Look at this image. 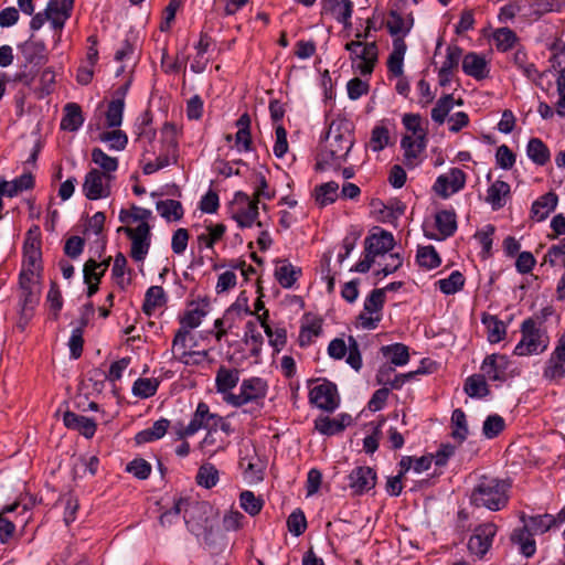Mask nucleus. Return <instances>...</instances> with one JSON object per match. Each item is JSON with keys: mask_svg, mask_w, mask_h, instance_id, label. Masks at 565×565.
Segmentation results:
<instances>
[{"mask_svg": "<svg viewBox=\"0 0 565 565\" xmlns=\"http://www.w3.org/2000/svg\"><path fill=\"white\" fill-rule=\"evenodd\" d=\"M385 302V290L374 289L365 298L363 309L366 312L375 313L383 317V307Z\"/></svg>", "mask_w": 565, "mask_h": 565, "instance_id": "nucleus-63", "label": "nucleus"}, {"mask_svg": "<svg viewBox=\"0 0 565 565\" xmlns=\"http://www.w3.org/2000/svg\"><path fill=\"white\" fill-rule=\"evenodd\" d=\"M339 185L337 182L330 181L321 184L316 189V202L323 207L333 203L338 198Z\"/></svg>", "mask_w": 565, "mask_h": 565, "instance_id": "nucleus-56", "label": "nucleus"}, {"mask_svg": "<svg viewBox=\"0 0 565 565\" xmlns=\"http://www.w3.org/2000/svg\"><path fill=\"white\" fill-rule=\"evenodd\" d=\"M497 526L493 523H484L475 529L468 541V550L471 554L482 557L491 547Z\"/></svg>", "mask_w": 565, "mask_h": 565, "instance_id": "nucleus-16", "label": "nucleus"}, {"mask_svg": "<svg viewBox=\"0 0 565 565\" xmlns=\"http://www.w3.org/2000/svg\"><path fill=\"white\" fill-rule=\"evenodd\" d=\"M160 216L167 222H178L183 217L184 210L181 202L172 199L160 200L156 203Z\"/></svg>", "mask_w": 565, "mask_h": 565, "instance_id": "nucleus-39", "label": "nucleus"}, {"mask_svg": "<svg viewBox=\"0 0 565 565\" xmlns=\"http://www.w3.org/2000/svg\"><path fill=\"white\" fill-rule=\"evenodd\" d=\"M529 158L539 166H544L550 160V150L539 138H532L526 148Z\"/></svg>", "mask_w": 565, "mask_h": 565, "instance_id": "nucleus-49", "label": "nucleus"}, {"mask_svg": "<svg viewBox=\"0 0 565 565\" xmlns=\"http://www.w3.org/2000/svg\"><path fill=\"white\" fill-rule=\"evenodd\" d=\"M395 241L392 233L379 230L370 234L364 242L365 252L374 257L386 254L394 247Z\"/></svg>", "mask_w": 565, "mask_h": 565, "instance_id": "nucleus-20", "label": "nucleus"}, {"mask_svg": "<svg viewBox=\"0 0 565 565\" xmlns=\"http://www.w3.org/2000/svg\"><path fill=\"white\" fill-rule=\"evenodd\" d=\"M40 278L41 274L34 270H21L19 285L21 290V302L23 309L33 308L40 298Z\"/></svg>", "mask_w": 565, "mask_h": 565, "instance_id": "nucleus-13", "label": "nucleus"}, {"mask_svg": "<svg viewBox=\"0 0 565 565\" xmlns=\"http://www.w3.org/2000/svg\"><path fill=\"white\" fill-rule=\"evenodd\" d=\"M268 311H265L262 315H257V320L259 321L262 328L264 329L266 335L269 339V343L279 351L285 344L287 340V333L285 329H275L273 330L267 323Z\"/></svg>", "mask_w": 565, "mask_h": 565, "instance_id": "nucleus-44", "label": "nucleus"}, {"mask_svg": "<svg viewBox=\"0 0 565 565\" xmlns=\"http://www.w3.org/2000/svg\"><path fill=\"white\" fill-rule=\"evenodd\" d=\"M195 508L193 504H191L188 500L185 499H179L172 509L163 512L160 516V523L161 525L166 526V525H171L173 524L179 515L184 512V519L186 520V515H188V512L190 509H193Z\"/></svg>", "mask_w": 565, "mask_h": 565, "instance_id": "nucleus-52", "label": "nucleus"}, {"mask_svg": "<svg viewBox=\"0 0 565 565\" xmlns=\"http://www.w3.org/2000/svg\"><path fill=\"white\" fill-rule=\"evenodd\" d=\"M207 313L209 303L205 300L191 302L184 315L180 318V328L190 332L202 323Z\"/></svg>", "mask_w": 565, "mask_h": 565, "instance_id": "nucleus-24", "label": "nucleus"}, {"mask_svg": "<svg viewBox=\"0 0 565 565\" xmlns=\"http://www.w3.org/2000/svg\"><path fill=\"white\" fill-rule=\"evenodd\" d=\"M92 161L103 173H108V175H114V172L118 169L117 158L108 156L100 148L92 150Z\"/></svg>", "mask_w": 565, "mask_h": 565, "instance_id": "nucleus-51", "label": "nucleus"}, {"mask_svg": "<svg viewBox=\"0 0 565 565\" xmlns=\"http://www.w3.org/2000/svg\"><path fill=\"white\" fill-rule=\"evenodd\" d=\"M456 102L451 94H446L440 97L434 108L431 109V119L438 125H443L448 116V114L452 110Z\"/></svg>", "mask_w": 565, "mask_h": 565, "instance_id": "nucleus-50", "label": "nucleus"}, {"mask_svg": "<svg viewBox=\"0 0 565 565\" xmlns=\"http://www.w3.org/2000/svg\"><path fill=\"white\" fill-rule=\"evenodd\" d=\"M322 331L321 321L317 318H313L307 323H303L301 326L300 332H299V344L301 347H307L311 344L316 338L320 335Z\"/></svg>", "mask_w": 565, "mask_h": 565, "instance_id": "nucleus-54", "label": "nucleus"}, {"mask_svg": "<svg viewBox=\"0 0 565 565\" xmlns=\"http://www.w3.org/2000/svg\"><path fill=\"white\" fill-rule=\"evenodd\" d=\"M451 426V436L462 443L469 434L466 414L462 409L457 408L452 412Z\"/></svg>", "mask_w": 565, "mask_h": 565, "instance_id": "nucleus-59", "label": "nucleus"}, {"mask_svg": "<svg viewBox=\"0 0 565 565\" xmlns=\"http://www.w3.org/2000/svg\"><path fill=\"white\" fill-rule=\"evenodd\" d=\"M465 184L466 173L459 168H452L436 179L433 189L443 199H448L451 194L462 190Z\"/></svg>", "mask_w": 565, "mask_h": 565, "instance_id": "nucleus-14", "label": "nucleus"}, {"mask_svg": "<svg viewBox=\"0 0 565 565\" xmlns=\"http://www.w3.org/2000/svg\"><path fill=\"white\" fill-rule=\"evenodd\" d=\"M557 195L550 192L533 202L531 216L537 222L544 221L556 207Z\"/></svg>", "mask_w": 565, "mask_h": 565, "instance_id": "nucleus-34", "label": "nucleus"}, {"mask_svg": "<svg viewBox=\"0 0 565 565\" xmlns=\"http://www.w3.org/2000/svg\"><path fill=\"white\" fill-rule=\"evenodd\" d=\"M63 422L67 428L77 430L86 438H92L96 433V423L93 419L73 412H66Z\"/></svg>", "mask_w": 565, "mask_h": 565, "instance_id": "nucleus-28", "label": "nucleus"}, {"mask_svg": "<svg viewBox=\"0 0 565 565\" xmlns=\"http://www.w3.org/2000/svg\"><path fill=\"white\" fill-rule=\"evenodd\" d=\"M136 126L138 141L142 145L145 174H152L178 160V135L179 129L172 122H166L161 128L160 140L154 141L156 130L151 127L152 118L149 113H143Z\"/></svg>", "mask_w": 565, "mask_h": 565, "instance_id": "nucleus-1", "label": "nucleus"}, {"mask_svg": "<svg viewBox=\"0 0 565 565\" xmlns=\"http://www.w3.org/2000/svg\"><path fill=\"white\" fill-rule=\"evenodd\" d=\"M125 102L117 98L108 104L106 111V125L108 128H119L122 124Z\"/></svg>", "mask_w": 565, "mask_h": 565, "instance_id": "nucleus-55", "label": "nucleus"}, {"mask_svg": "<svg viewBox=\"0 0 565 565\" xmlns=\"http://www.w3.org/2000/svg\"><path fill=\"white\" fill-rule=\"evenodd\" d=\"M508 484L497 478L482 477L475 487L470 500L478 508L499 511L508 503Z\"/></svg>", "mask_w": 565, "mask_h": 565, "instance_id": "nucleus-3", "label": "nucleus"}, {"mask_svg": "<svg viewBox=\"0 0 565 565\" xmlns=\"http://www.w3.org/2000/svg\"><path fill=\"white\" fill-rule=\"evenodd\" d=\"M507 367L508 360L504 355L491 354L483 360L481 371L488 380L501 381L505 376Z\"/></svg>", "mask_w": 565, "mask_h": 565, "instance_id": "nucleus-27", "label": "nucleus"}, {"mask_svg": "<svg viewBox=\"0 0 565 565\" xmlns=\"http://www.w3.org/2000/svg\"><path fill=\"white\" fill-rule=\"evenodd\" d=\"M98 139L102 142L108 143L109 148L116 151L124 150L128 143L127 135L122 130L117 128H115L111 131L100 132Z\"/></svg>", "mask_w": 565, "mask_h": 565, "instance_id": "nucleus-58", "label": "nucleus"}, {"mask_svg": "<svg viewBox=\"0 0 565 565\" xmlns=\"http://www.w3.org/2000/svg\"><path fill=\"white\" fill-rule=\"evenodd\" d=\"M84 122L81 107L75 103H68L64 107V116L61 120V128L67 131H76Z\"/></svg>", "mask_w": 565, "mask_h": 565, "instance_id": "nucleus-37", "label": "nucleus"}, {"mask_svg": "<svg viewBox=\"0 0 565 565\" xmlns=\"http://www.w3.org/2000/svg\"><path fill=\"white\" fill-rule=\"evenodd\" d=\"M241 371L236 367L220 365L215 374V390L226 403L228 395H235L233 390L239 382Z\"/></svg>", "mask_w": 565, "mask_h": 565, "instance_id": "nucleus-19", "label": "nucleus"}, {"mask_svg": "<svg viewBox=\"0 0 565 565\" xmlns=\"http://www.w3.org/2000/svg\"><path fill=\"white\" fill-rule=\"evenodd\" d=\"M268 392L267 382L258 376L244 379L241 382L239 391L235 395H228L226 404L233 407H242L247 404H260Z\"/></svg>", "mask_w": 565, "mask_h": 565, "instance_id": "nucleus-5", "label": "nucleus"}, {"mask_svg": "<svg viewBox=\"0 0 565 565\" xmlns=\"http://www.w3.org/2000/svg\"><path fill=\"white\" fill-rule=\"evenodd\" d=\"M228 446V440L222 437L215 428L206 431L204 438L200 441L199 448L209 458H212L220 451H224Z\"/></svg>", "mask_w": 565, "mask_h": 565, "instance_id": "nucleus-32", "label": "nucleus"}, {"mask_svg": "<svg viewBox=\"0 0 565 565\" xmlns=\"http://www.w3.org/2000/svg\"><path fill=\"white\" fill-rule=\"evenodd\" d=\"M217 419V414L212 413L210 406L200 402L194 411L189 424L186 426H180L175 434L179 439H183L185 437L193 436L199 430L204 429L206 431L215 428V420Z\"/></svg>", "mask_w": 565, "mask_h": 565, "instance_id": "nucleus-7", "label": "nucleus"}, {"mask_svg": "<svg viewBox=\"0 0 565 565\" xmlns=\"http://www.w3.org/2000/svg\"><path fill=\"white\" fill-rule=\"evenodd\" d=\"M241 508L252 516L257 515L263 508V500L252 491H243L239 495Z\"/></svg>", "mask_w": 565, "mask_h": 565, "instance_id": "nucleus-64", "label": "nucleus"}, {"mask_svg": "<svg viewBox=\"0 0 565 565\" xmlns=\"http://www.w3.org/2000/svg\"><path fill=\"white\" fill-rule=\"evenodd\" d=\"M167 302V295L162 287L151 286L145 295L142 310L147 316H151L157 309L163 307Z\"/></svg>", "mask_w": 565, "mask_h": 565, "instance_id": "nucleus-40", "label": "nucleus"}, {"mask_svg": "<svg viewBox=\"0 0 565 565\" xmlns=\"http://www.w3.org/2000/svg\"><path fill=\"white\" fill-rule=\"evenodd\" d=\"M33 175L31 173H23L11 182L0 181V192L6 193L9 198H13L20 192L33 188Z\"/></svg>", "mask_w": 565, "mask_h": 565, "instance_id": "nucleus-38", "label": "nucleus"}, {"mask_svg": "<svg viewBox=\"0 0 565 565\" xmlns=\"http://www.w3.org/2000/svg\"><path fill=\"white\" fill-rule=\"evenodd\" d=\"M435 224L438 235L429 236L433 239L441 241L450 237L457 230V215L454 210H441L435 214Z\"/></svg>", "mask_w": 565, "mask_h": 565, "instance_id": "nucleus-25", "label": "nucleus"}, {"mask_svg": "<svg viewBox=\"0 0 565 565\" xmlns=\"http://www.w3.org/2000/svg\"><path fill=\"white\" fill-rule=\"evenodd\" d=\"M543 375L547 380L565 376V332L557 340L556 347L546 362Z\"/></svg>", "mask_w": 565, "mask_h": 565, "instance_id": "nucleus-18", "label": "nucleus"}, {"mask_svg": "<svg viewBox=\"0 0 565 565\" xmlns=\"http://www.w3.org/2000/svg\"><path fill=\"white\" fill-rule=\"evenodd\" d=\"M533 535L526 526L514 530L511 535L512 542L519 546L520 553L525 557H531L535 554L536 544Z\"/></svg>", "mask_w": 565, "mask_h": 565, "instance_id": "nucleus-35", "label": "nucleus"}, {"mask_svg": "<svg viewBox=\"0 0 565 565\" xmlns=\"http://www.w3.org/2000/svg\"><path fill=\"white\" fill-rule=\"evenodd\" d=\"M309 399L318 408L332 412L339 405L337 386L331 382L318 384L310 390Z\"/></svg>", "mask_w": 565, "mask_h": 565, "instance_id": "nucleus-15", "label": "nucleus"}, {"mask_svg": "<svg viewBox=\"0 0 565 565\" xmlns=\"http://www.w3.org/2000/svg\"><path fill=\"white\" fill-rule=\"evenodd\" d=\"M533 534H543L553 526H556V519L552 514H543L531 516L529 523L525 524Z\"/></svg>", "mask_w": 565, "mask_h": 565, "instance_id": "nucleus-60", "label": "nucleus"}, {"mask_svg": "<svg viewBox=\"0 0 565 565\" xmlns=\"http://www.w3.org/2000/svg\"><path fill=\"white\" fill-rule=\"evenodd\" d=\"M237 132L235 134L234 147L237 152H248L252 150L250 117L247 113L243 114L236 120Z\"/></svg>", "mask_w": 565, "mask_h": 565, "instance_id": "nucleus-30", "label": "nucleus"}, {"mask_svg": "<svg viewBox=\"0 0 565 565\" xmlns=\"http://www.w3.org/2000/svg\"><path fill=\"white\" fill-rule=\"evenodd\" d=\"M482 323L487 329V337L490 343H498L504 339L507 334V326L495 316L483 315Z\"/></svg>", "mask_w": 565, "mask_h": 565, "instance_id": "nucleus-43", "label": "nucleus"}, {"mask_svg": "<svg viewBox=\"0 0 565 565\" xmlns=\"http://www.w3.org/2000/svg\"><path fill=\"white\" fill-rule=\"evenodd\" d=\"M465 277L459 270H454L447 278L436 281L439 290L445 295H454L460 291L465 286Z\"/></svg>", "mask_w": 565, "mask_h": 565, "instance_id": "nucleus-47", "label": "nucleus"}, {"mask_svg": "<svg viewBox=\"0 0 565 565\" xmlns=\"http://www.w3.org/2000/svg\"><path fill=\"white\" fill-rule=\"evenodd\" d=\"M20 50L29 64L43 65L47 62V50L44 42L35 39L33 34L20 46Z\"/></svg>", "mask_w": 565, "mask_h": 565, "instance_id": "nucleus-22", "label": "nucleus"}, {"mask_svg": "<svg viewBox=\"0 0 565 565\" xmlns=\"http://www.w3.org/2000/svg\"><path fill=\"white\" fill-rule=\"evenodd\" d=\"M118 231H122L131 239L130 256L136 262H142L150 248L151 234L149 224L142 222L135 228L125 226L120 227Z\"/></svg>", "mask_w": 565, "mask_h": 565, "instance_id": "nucleus-10", "label": "nucleus"}, {"mask_svg": "<svg viewBox=\"0 0 565 565\" xmlns=\"http://www.w3.org/2000/svg\"><path fill=\"white\" fill-rule=\"evenodd\" d=\"M510 194V185L505 181L497 180L487 190L486 202L495 210H500L507 203Z\"/></svg>", "mask_w": 565, "mask_h": 565, "instance_id": "nucleus-33", "label": "nucleus"}, {"mask_svg": "<svg viewBox=\"0 0 565 565\" xmlns=\"http://www.w3.org/2000/svg\"><path fill=\"white\" fill-rule=\"evenodd\" d=\"M354 143L352 122L345 118L331 121L320 153L318 167H340Z\"/></svg>", "mask_w": 565, "mask_h": 565, "instance_id": "nucleus-2", "label": "nucleus"}, {"mask_svg": "<svg viewBox=\"0 0 565 565\" xmlns=\"http://www.w3.org/2000/svg\"><path fill=\"white\" fill-rule=\"evenodd\" d=\"M345 50L350 52L353 67L361 75H370L373 72L377 61V46L375 42L351 41L345 44Z\"/></svg>", "mask_w": 565, "mask_h": 565, "instance_id": "nucleus-6", "label": "nucleus"}, {"mask_svg": "<svg viewBox=\"0 0 565 565\" xmlns=\"http://www.w3.org/2000/svg\"><path fill=\"white\" fill-rule=\"evenodd\" d=\"M522 338L515 345L513 353L519 356H527L543 353L548 344L550 337L545 328L533 319H526L521 326Z\"/></svg>", "mask_w": 565, "mask_h": 565, "instance_id": "nucleus-4", "label": "nucleus"}, {"mask_svg": "<svg viewBox=\"0 0 565 565\" xmlns=\"http://www.w3.org/2000/svg\"><path fill=\"white\" fill-rule=\"evenodd\" d=\"M226 227L224 224H207L203 227L201 233L198 234V243L206 248H213L224 235Z\"/></svg>", "mask_w": 565, "mask_h": 565, "instance_id": "nucleus-41", "label": "nucleus"}, {"mask_svg": "<svg viewBox=\"0 0 565 565\" xmlns=\"http://www.w3.org/2000/svg\"><path fill=\"white\" fill-rule=\"evenodd\" d=\"M406 50V43L402 38L394 39L393 50L387 60V68L395 77H401L404 74V56Z\"/></svg>", "mask_w": 565, "mask_h": 565, "instance_id": "nucleus-31", "label": "nucleus"}, {"mask_svg": "<svg viewBox=\"0 0 565 565\" xmlns=\"http://www.w3.org/2000/svg\"><path fill=\"white\" fill-rule=\"evenodd\" d=\"M218 479V470L212 463H203L198 470L196 482L205 489L215 487Z\"/></svg>", "mask_w": 565, "mask_h": 565, "instance_id": "nucleus-57", "label": "nucleus"}, {"mask_svg": "<svg viewBox=\"0 0 565 565\" xmlns=\"http://www.w3.org/2000/svg\"><path fill=\"white\" fill-rule=\"evenodd\" d=\"M404 150V163L408 168H415L422 161V154L427 147V139H415L404 136L401 141Z\"/></svg>", "mask_w": 565, "mask_h": 565, "instance_id": "nucleus-21", "label": "nucleus"}, {"mask_svg": "<svg viewBox=\"0 0 565 565\" xmlns=\"http://www.w3.org/2000/svg\"><path fill=\"white\" fill-rule=\"evenodd\" d=\"M416 260L420 267L427 270L437 268L441 263L436 248L431 245L418 247Z\"/></svg>", "mask_w": 565, "mask_h": 565, "instance_id": "nucleus-48", "label": "nucleus"}, {"mask_svg": "<svg viewBox=\"0 0 565 565\" xmlns=\"http://www.w3.org/2000/svg\"><path fill=\"white\" fill-rule=\"evenodd\" d=\"M462 71L476 79H483L490 73L488 61L475 52L468 53L462 58Z\"/></svg>", "mask_w": 565, "mask_h": 565, "instance_id": "nucleus-26", "label": "nucleus"}, {"mask_svg": "<svg viewBox=\"0 0 565 565\" xmlns=\"http://www.w3.org/2000/svg\"><path fill=\"white\" fill-rule=\"evenodd\" d=\"M404 127L412 132L408 135L415 139H427V122H424L418 114H405L402 118Z\"/></svg>", "mask_w": 565, "mask_h": 565, "instance_id": "nucleus-46", "label": "nucleus"}, {"mask_svg": "<svg viewBox=\"0 0 565 565\" xmlns=\"http://www.w3.org/2000/svg\"><path fill=\"white\" fill-rule=\"evenodd\" d=\"M275 278L282 288H291L301 275V268L294 266L286 259L277 260L274 271Z\"/></svg>", "mask_w": 565, "mask_h": 565, "instance_id": "nucleus-29", "label": "nucleus"}, {"mask_svg": "<svg viewBox=\"0 0 565 565\" xmlns=\"http://www.w3.org/2000/svg\"><path fill=\"white\" fill-rule=\"evenodd\" d=\"M115 175L103 173L99 169H92L85 175L83 193L88 200L105 199L110 195L111 181Z\"/></svg>", "mask_w": 565, "mask_h": 565, "instance_id": "nucleus-9", "label": "nucleus"}, {"mask_svg": "<svg viewBox=\"0 0 565 565\" xmlns=\"http://www.w3.org/2000/svg\"><path fill=\"white\" fill-rule=\"evenodd\" d=\"M321 6L323 12L331 14L344 26L351 24L350 20L353 12V2L351 0H321Z\"/></svg>", "mask_w": 565, "mask_h": 565, "instance_id": "nucleus-23", "label": "nucleus"}, {"mask_svg": "<svg viewBox=\"0 0 565 565\" xmlns=\"http://www.w3.org/2000/svg\"><path fill=\"white\" fill-rule=\"evenodd\" d=\"M348 481L354 494H362L375 487L376 473L366 466L355 467L348 476Z\"/></svg>", "mask_w": 565, "mask_h": 565, "instance_id": "nucleus-17", "label": "nucleus"}, {"mask_svg": "<svg viewBox=\"0 0 565 565\" xmlns=\"http://www.w3.org/2000/svg\"><path fill=\"white\" fill-rule=\"evenodd\" d=\"M414 20L411 14L403 17L396 11H391L386 21V26L392 35H406L412 26Z\"/></svg>", "mask_w": 565, "mask_h": 565, "instance_id": "nucleus-42", "label": "nucleus"}, {"mask_svg": "<svg viewBox=\"0 0 565 565\" xmlns=\"http://www.w3.org/2000/svg\"><path fill=\"white\" fill-rule=\"evenodd\" d=\"M486 379L483 374L469 376L465 383V392L470 397L486 396L489 393Z\"/></svg>", "mask_w": 565, "mask_h": 565, "instance_id": "nucleus-61", "label": "nucleus"}, {"mask_svg": "<svg viewBox=\"0 0 565 565\" xmlns=\"http://www.w3.org/2000/svg\"><path fill=\"white\" fill-rule=\"evenodd\" d=\"M73 4L74 0H50L44 10L53 31L54 46L61 42L62 30L71 17Z\"/></svg>", "mask_w": 565, "mask_h": 565, "instance_id": "nucleus-8", "label": "nucleus"}, {"mask_svg": "<svg viewBox=\"0 0 565 565\" xmlns=\"http://www.w3.org/2000/svg\"><path fill=\"white\" fill-rule=\"evenodd\" d=\"M383 355L394 365L403 366L409 361L408 348L402 343L382 347Z\"/></svg>", "mask_w": 565, "mask_h": 565, "instance_id": "nucleus-45", "label": "nucleus"}, {"mask_svg": "<svg viewBox=\"0 0 565 565\" xmlns=\"http://www.w3.org/2000/svg\"><path fill=\"white\" fill-rule=\"evenodd\" d=\"M159 382L156 379H138L132 386V394L140 398H148L157 393Z\"/></svg>", "mask_w": 565, "mask_h": 565, "instance_id": "nucleus-62", "label": "nucleus"}, {"mask_svg": "<svg viewBox=\"0 0 565 565\" xmlns=\"http://www.w3.org/2000/svg\"><path fill=\"white\" fill-rule=\"evenodd\" d=\"M236 209L233 213V218L237 222L238 226L252 227L254 224L260 226L258 217V201L250 199L244 192H237L235 194Z\"/></svg>", "mask_w": 565, "mask_h": 565, "instance_id": "nucleus-11", "label": "nucleus"}, {"mask_svg": "<svg viewBox=\"0 0 565 565\" xmlns=\"http://www.w3.org/2000/svg\"><path fill=\"white\" fill-rule=\"evenodd\" d=\"M169 426L170 422L168 419L160 418L151 427L137 433L135 440L138 445L158 440L166 435Z\"/></svg>", "mask_w": 565, "mask_h": 565, "instance_id": "nucleus-36", "label": "nucleus"}, {"mask_svg": "<svg viewBox=\"0 0 565 565\" xmlns=\"http://www.w3.org/2000/svg\"><path fill=\"white\" fill-rule=\"evenodd\" d=\"M239 468L248 483H257L263 480V468L252 444H243L239 449Z\"/></svg>", "mask_w": 565, "mask_h": 565, "instance_id": "nucleus-12", "label": "nucleus"}, {"mask_svg": "<svg viewBox=\"0 0 565 565\" xmlns=\"http://www.w3.org/2000/svg\"><path fill=\"white\" fill-rule=\"evenodd\" d=\"M492 40L497 50L507 52L514 46L518 36L515 32L509 28H499L492 33Z\"/></svg>", "mask_w": 565, "mask_h": 565, "instance_id": "nucleus-53", "label": "nucleus"}]
</instances>
